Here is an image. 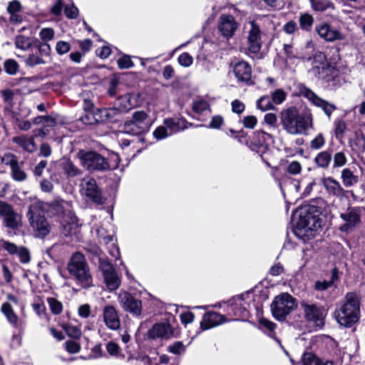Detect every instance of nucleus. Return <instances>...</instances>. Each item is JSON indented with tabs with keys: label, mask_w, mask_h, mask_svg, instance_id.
Listing matches in <instances>:
<instances>
[{
	"label": "nucleus",
	"mask_w": 365,
	"mask_h": 365,
	"mask_svg": "<svg viewBox=\"0 0 365 365\" xmlns=\"http://www.w3.org/2000/svg\"><path fill=\"white\" fill-rule=\"evenodd\" d=\"M61 166L64 174L69 178L80 176L82 174V170L69 159H63Z\"/></svg>",
	"instance_id": "obj_32"
},
{
	"label": "nucleus",
	"mask_w": 365,
	"mask_h": 365,
	"mask_svg": "<svg viewBox=\"0 0 365 365\" xmlns=\"http://www.w3.org/2000/svg\"><path fill=\"white\" fill-rule=\"evenodd\" d=\"M341 180L344 185L349 187L357 183L358 177L350 169L345 168L341 171Z\"/></svg>",
	"instance_id": "obj_38"
},
{
	"label": "nucleus",
	"mask_w": 365,
	"mask_h": 365,
	"mask_svg": "<svg viewBox=\"0 0 365 365\" xmlns=\"http://www.w3.org/2000/svg\"><path fill=\"white\" fill-rule=\"evenodd\" d=\"M245 128L253 129L257 123V119L255 115L245 116L242 120Z\"/></svg>",
	"instance_id": "obj_60"
},
{
	"label": "nucleus",
	"mask_w": 365,
	"mask_h": 365,
	"mask_svg": "<svg viewBox=\"0 0 365 365\" xmlns=\"http://www.w3.org/2000/svg\"><path fill=\"white\" fill-rule=\"evenodd\" d=\"M331 160V154L330 152L325 150L320 152L314 158V162L318 167L327 168L329 167Z\"/></svg>",
	"instance_id": "obj_36"
},
{
	"label": "nucleus",
	"mask_w": 365,
	"mask_h": 365,
	"mask_svg": "<svg viewBox=\"0 0 365 365\" xmlns=\"http://www.w3.org/2000/svg\"><path fill=\"white\" fill-rule=\"evenodd\" d=\"M233 72L237 81L242 83H248L252 78V68L246 61H241L233 67Z\"/></svg>",
	"instance_id": "obj_28"
},
{
	"label": "nucleus",
	"mask_w": 365,
	"mask_h": 365,
	"mask_svg": "<svg viewBox=\"0 0 365 365\" xmlns=\"http://www.w3.org/2000/svg\"><path fill=\"white\" fill-rule=\"evenodd\" d=\"M281 123L283 128L291 135L305 134L312 125L310 114H300L294 107L281 113Z\"/></svg>",
	"instance_id": "obj_2"
},
{
	"label": "nucleus",
	"mask_w": 365,
	"mask_h": 365,
	"mask_svg": "<svg viewBox=\"0 0 365 365\" xmlns=\"http://www.w3.org/2000/svg\"><path fill=\"white\" fill-rule=\"evenodd\" d=\"M13 141L28 152L31 153L36 149L34 138H29L25 135L16 136L13 138Z\"/></svg>",
	"instance_id": "obj_34"
},
{
	"label": "nucleus",
	"mask_w": 365,
	"mask_h": 365,
	"mask_svg": "<svg viewBox=\"0 0 365 365\" xmlns=\"http://www.w3.org/2000/svg\"><path fill=\"white\" fill-rule=\"evenodd\" d=\"M354 144L358 150L361 151V152L364 151V150H365V136L362 133L356 134Z\"/></svg>",
	"instance_id": "obj_64"
},
{
	"label": "nucleus",
	"mask_w": 365,
	"mask_h": 365,
	"mask_svg": "<svg viewBox=\"0 0 365 365\" xmlns=\"http://www.w3.org/2000/svg\"><path fill=\"white\" fill-rule=\"evenodd\" d=\"M259 328L269 336L274 338L275 336L276 324L265 318H261L259 321Z\"/></svg>",
	"instance_id": "obj_37"
},
{
	"label": "nucleus",
	"mask_w": 365,
	"mask_h": 365,
	"mask_svg": "<svg viewBox=\"0 0 365 365\" xmlns=\"http://www.w3.org/2000/svg\"><path fill=\"white\" fill-rule=\"evenodd\" d=\"M151 124V120L148 113L144 110H137L124 123L123 131L133 135H140L148 131Z\"/></svg>",
	"instance_id": "obj_7"
},
{
	"label": "nucleus",
	"mask_w": 365,
	"mask_h": 365,
	"mask_svg": "<svg viewBox=\"0 0 365 365\" xmlns=\"http://www.w3.org/2000/svg\"><path fill=\"white\" fill-rule=\"evenodd\" d=\"M143 102L140 93H126L119 97L115 103L120 113H126L133 108L139 106Z\"/></svg>",
	"instance_id": "obj_18"
},
{
	"label": "nucleus",
	"mask_w": 365,
	"mask_h": 365,
	"mask_svg": "<svg viewBox=\"0 0 365 365\" xmlns=\"http://www.w3.org/2000/svg\"><path fill=\"white\" fill-rule=\"evenodd\" d=\"M40 38L46 43V41H51L53 38L54 31L51 28H45L41 30L39 33Z\"/></svg>",
	"instance_id": "obj_59"
},
{
	"label": "nucleus",
	"mask_w": 365,
	"mask_h": 365,
	"mask_svg": "<svg viewBox=\"0 0 365 365\" xmlns=\"http://www.w3.org/2000/svg\"><path fill=\"white\" fill-rule=\"evenodd\" d=\"M71 49V45L68 42L59 41L56 43V50L59 55L67 53Z\"/></svg>",
	"instance_id": "obj_57"
},
{
	"label": "nucleus",
	"mask_w": 365,
	"mask_h": 365,
	"mask_svg": "<svg viewBox=\"0 0 365 365\" xmlns=\"http://www.w3.org/2000/svg\"><path fill=\"white\" fill-rule=\"evenodd\" d=\"M304 365H322V361L312 353H304L302 356Z\"/></svg>",
	"instance_id": "obj_47"
},
{
	"label": "nucleus",
	"mask_w": 365,
	"mask_h": 365,
	"mask_svg": "<svg viewBox=\"0 0 365 365\" xmlns=\"http://www.w3.org/2000/svg\"><path fill=\"white\" fill-rule=\"evenodd\" d=\"M44 60L35 54H31L26 60V64L29 66L33 67L39 64H44Z\"/></svg>",
	"instance_id": "obj_56"
},
{
	"label": "nucleus",
	"mask_w": 365,
	"mask_h": 365,
	"mask_svg": "<svg viewBox=\"0 0 365 365\" xmlns=\"http://www.w3.org/2000/svg\"><path fill=\"white\" fill-rule=\"evenodd\" d=\"M47 303L52 314L57 315L61 313L63 305L60 301L53 297H48Z\"/></svg>",
	"instance_id": "obj_44"
},
{
	"label": "nucleus",
	"mask_w": 365,
	"mask_h": 365,
	"mask_svg": "<svg viewBox=\"0 0 365 365\" xmlns=\"http://www.w3.org/2000/svg\"><path fill=\"white\" fill-rule=\"evenodd\" d=\"M81 121L85 125H94L98 122H102L100 116L99 109L96 110L85 112V114L81 118Z\"/></svg>",
	"instance_id": "obj_35"
},
{
	"label": "nucleus",
	"mask_w": 365,
	"mask_h": 365,
	"mask_svg": "<svg viewBox=\"0 0 365 365\" xmlns=\"http://www.w3.org/2000/svg\"><path fill=\"white\" fill-rule=\"evenodd\" d=\"M50 210L53 211L61 219L63 226L77 222V217L73 212L72 203L62 199H56L50 204Z\"/></svg>",
	"instance_id": "obj_10"
},
{
	"label": "nucleus",
	"mask_w": 365,
	"mask_h": 365,
	"mask_svg": "<svg viewBox=\"0 0 365 365\" xmlns=\"http://www.w3.org/2000/svg\"><path fill=\"white\" fill-rule=\"evenodd\" d=\"M298 91L301 96L306 98L314 106L320 108L329 118L331 117V113L336 108L334 104L321 98L303 84L298 86Z\"/></svg>",
	"instance_id": "obj_12"
},
{
	"label": "nucleus",
	"mask_w": 365,
	"mask_h": 365,
	"mask_svg": "<svg viewBox=\"0 0 365 365\" xmlns=\"http://www.w3.org/2000/svg\"><path fill=\"white\" fill-rule=\"evenodd\" d=\"M253 294L246 292L236 296L229 301L230 311L237 319H245L249 317L252 307Z\"/></svg>",
	"instance_id": "obj_9"
},
{
	"label": "nucleus",
	"mask_w": 365,
	"mask_h": 365,
	"mask_svg": "<svg viewBox=\"0 0 365 365\" xmlns=\"http://www.w3.org/2000/svg\"><path fill=\"white\" fill-rule=\"evenodd\" d=\"M362 209L359 207H349L346 212L340 214L344 223L340 227L342 232H348L359 224Z\"/></svg>",
	"instance_id": "obj_17"
},
{
	"label": "nucleus",
	"mask_w": 365,
	"mask_h": 365,
	"mask_svg": "<svg viewBox=\"0 0 365 365\" xmlns=\"http://www.w3.org/2000/svg\"><path fill=\"white\" fill-rule=\"evenodd\" d=\"M346 157L343 152H338L334 156V167L339 168L346 163Z\"/></svg>",
	"instance_id": "obj_55"
},
{
	"label": "nucleus",
	"mask_w": 365,
	"mask_h": 365,
	"mask_svg": "<svg viewBox=\"0 0 365 365\" xmlns=\"http://www.w3.org/2000/svg\"><path fill=\"white\" fill-rule=\"evenodd\" d=\"M103 322L111 330H118L120 327V320L118 312L113 306H106L103 309Z\"/></svg>",
	"instance_id": "obj_25"
},
{
	"label": "nucleus",
	"mask_w": 365,
	"mask_h": 365,
	"mask_svg": "<svg viewBox=\"0 0 365 365\" xmlns=\"http://www.w3.org/2000/svg\"><path fill=\"white\" fill-rule=\"evenodd\" d=\"M22 6L17 0L11 1L7 7V11L10 14L9 21L12 24H18L22 21V16L21 12Z\"/></svg>",
	"instance_id": "obj_31"
},
{
	"label": "nucleus",
	"mask_w": 365,
	"mask_h": 365,
	"mask_svg": "<svg viewBox=\"0 0 365 365\" xmlns=\"http://www.w3.org/2000/svg\"><path fill=\"white\" fill-rule=\"evenodd\" d=\"M273 142L272 135L262 131L257 130L254 133L251 140V147L253 150L257 149H266L268 145Z\"/></svg>",
	"instance_id": "obj_27"
},
{
	"label": "nucleus",
	"mask_w": 365,
	"mask_h": 365,
	"mask_svg": "<svg viewBox=\"0 0 365 365\" xmlns=\"http://www.w3.org/2000/svg\"><path fill=\"white\" fill-rule=\"evenodd\" d=\"M0 217L4 226L11 230H18L22 225V217L14 211L11 205L0 201Z\"/></svg>",
	"instance_id": "obj_14"
},
{
	"label": "nucleus",
	"mask_w": 365,
	"mask_h": 365,
	"mask_svg": "<svg viewBox=\"0 0 365 365\" xmlns=\"http://www.w3.org/2000/svg\"><path fill=\"white\" fill-rule=\"evenodd\" d=\"M148 335L150 339L160 338L167 340L175 336V330L169 322H163L155 324L148 331Z\"/></svg>",
	"instance_id": "obj_20"
},
{
	"label": "nucleus",
	"mask_w": 365,
	"mask_h": 365,
	"mask_svg": "<svg viewBox=\"0 0 365 365\" xmlns=\"http://www.w3.org/2000/svg\"><path fill=\"white\" fill-rule=\"evenodd\" d=\"M334 133L336 138H341L344 135V133L346 130V123L344 120L341 119H336L334 123Z\"/></svg>",
	"instance_id": "obj_45"
},
{
	"label": "nucleus",
	"mask_w": 365,
	"mask_h": 365,
	"mask_svg": "<svg viewBox=\"0 0 365 365\" xmlns=\"http://www.w3.org/2000/svg\"><path fill=\"white\" fill-rule=\"evenodd\" d=\"M118 66L121 69H127L133 66V63L129 56H123L118 60Z\"/></svg>",
	"instance_id": "obj_58"
},
{
	"label": "nucleus",
	"mask_w": 365,
	"mask_h": 365,
	"mask_svg": "<svg viewBox=\"0 0 365 365\" xmlns=\"http://www.w3.org/2000/svg\"><path fill=\"white\" fill-rule=\"evenodd\" d=\"M309 72L314 77L328 82L330 80V76L334 72V68L327 61L324 53L317 52L313 57L312 66Z\"/></svg>",
	"instance_id": "obj_11"
},
{
	"label": "nucleus",
	"mask_w": 365,
	"mask_h": 365,
	"mask_svg": "<svg viewBox=\"0 0 365 365\" xmlns=\"http://www.w3.org/2000/svg\"><path fill=\"white\" fill-rule=\"evenodd\" d=\"M343 357L339 351H336L335 354L327 359L325 362H322V365H342Z\"/></svg>",
	"instance_id": "obj_52"
},
{
	"label": "nucleus",
	"mask_w": 365,
	"mask_h": 365,
	"mask_svg": "<svg viewBox=\"0 0 365 365\" xmlns=\"http://www.w3.org/2000/svg\"><path fill=\"white\" fill-rule=\"evenodd\" d=\"M1 312L6 317L9 322L14 327H19V322L18 316L14 313L11 306L9 303H4L1 306Z\"/></svg>",
	"instance_id": "obj_33"
},
{
	"label": "nucleus",
	"mask_w": 365,
	"mask_h": 365,
	"mask_svg": "<svg viewBox=\"0 0 365 365\" xmlns=\"http://www.w3.org/2000/svg\"><path fill=\"white\" fill-rule=\"evenodd\" d=\"M316 31L326 41L333 42L343 41L346 38L345 34L339 29H334L327 23H322L316 26Z\"/></svg>",
	"instance_id": "obj_21"
},
{
	"label": "nucleus",
	"mask_w": 365,
	"mask_h": 365,
	"mask_svg": "<svg viewBox=\"0 0 365 365\" xmlns=\"http://www.w3.org/2000/svg\"><path fill=\"white\" fill-rule=\"evenodd\" d=\"M4 66L6 73L11 76L16 75L19 68L18 63L14 59L5 61Z\"/></svg>",
	"instance_id": "obj_46"
},
{
	"label": "nucleus",
	"mask_w": 365,
	"mask_h": 365,
	"mask_svg": "<svg viewBox=\"0 0 365 365\" xmlns=\"http://www.w3.org/2000/svg\"><path fill=\"white\" fill-rule=\"evenodd\" d=\"M299 23L302 30L309 31L314 24V18L311 14L307 13L301 14L299 17Z\"/></svg>",
	"instance_id": "obj_40"
},
{
	"label": "nucleus",
	"mask_w": 365,
	"mask_h": 365,
	"mask_svg": "<svg viewBox=\"0 0 365 365\" xmlns=\"http://www.w3.org/2000/svg\"><path fill=\"white\" fill-rule=\"evenodd\" d=\"M81 193L93 202L102 205L105 199L97 186L96 181L91 178H84L81 183Z\"/></svg>",
	"instance_id": "obj_16"
},
{
	"label": "nucleus",
	"mask_w": 365,
	"mask_h": 365,
	"mask_svg": "<svg viewBox=\"0 0 365 365\" xmlns=\"http://www.w3.org/2000/svg\"><path fill=\"white\" fill-rule=\"evenodd\" d=\"M238 24L232 15L222 14L218 21V29L222 35L227 38L232 37L237 29Z\"/></svg>",
	"instance_id": "obj_24"
},
{
	"label": "nucleus",
	"mask_w": 365,
	"mask_h": 365,
	"mask_svg": "<svg viewBox=\"0 0 365 365\" xmlns=\"http://www.w3.org/2000/svg\"><path fill=\"white\" fill-rule=\"evenodd\" d=\"M296 307L295 299L288 293L278 295L271 304V310L274 317L280 321L284 320L287 315Z\"/></svg>",
	"instance_id": "obj_8"
},
{
	"label": "nucleus",
	"mask_w": 365,
	"mask_h": 365,
	"mask_svg": "<svg viewBox=\"0 0 365 365\" xmlns=\"http://www.w3.org/2000/svg\"><path fill=\"white\" fill-rule=\"evenodd\" d=\"M76 156L81 166L89 171L113 170L117 168L119 163L118 155L115 154L110 156V162L95 151L80 150Z\"/></svg>",
	"instance_id": "obj_3"
},
{
	"label": "nucleus",
	"mask_w": 365,
	"mask_h": 365,
	"mask_svg": "<svg viewBox=\"0 0 365 365\" xmlns=\"http://www.w3.org/2000/svg\"><path fill=\"white\" fill-rule=\"evenodd\" d=\"M325 143V140L322 134H318L310 143V147L314 150L322 148Z\"/></svg>",
	"instance_id": "obj_54"
},
{
	"label": "nucleus",
	"mask_w": 365,
	"mask_h": 365,
	"mask_svg": "<svg viewBox=\"0 0 365 365\" xmlns=\"http://www.w3.org/2000/svg\"><path fill=\"white\" fill-rule=\"evenodd\" d=\"M164 125L169 130V134L173 135L187 128L188 123L184 118H166Z\"/></svg>",
	"instance_id": "obj_30"
},
{
	"label": "nucleus",
	"mask_w": 365,
	"mask_h": 365,
	"mask_svg": "<svg viewBox=\"0 0 365 365\" xmlns=\"http://www.w3.org/2000/svg\"><path fill=\"white\" fill-rule=\"evenodd\" d=\"M44 208V202L35 201L29 206L26 214L34 237L41 239L46 237L51 231V225L46 217L39 212Z\"/></svg>",
	"instance_id": "obj_4"
},
{
	"label": "nucleus",
	"mask_w": 365,
	"mask_h": 365,
	"mask_svg": "<svg viewBox=\"0 0 365 365\" xmlns=\"http://www.w3.org/2000/svg\"><path fill=\"white\" fill-rule=\"evenodd\" d=\"M286 98V93L282 89H277L272 93V99L276 104L282 103Z\"/></svg>",
	"instance_id": "obj_63"
},
{
	"label": "nucleus",
	"mask_w": 365,
	"mask_h": 365,
	"mask_svg": "<svg viewBox=\"0 0 365 365\" xmlns=\"http://www.w3.org/2000/svg\"><path fill=\"white\" fill-rule=\"evenodd\" d=\"M153 135L157 140H162L167 138L169 135H171V134H169V130L165 125H161L158 127L154 130Z\"/></svg>",
	"instance_id": "obj_53"
},
{
	"label": "nucleus",
	"mask_w": 365,
	"mask_h": 365,
	"mask_svg": "<svg viewBox=\"0 0 365 365\" xmlns=\"http://www.w3.org/2000/svg\"><path fill=\"white\" fill-rule=\"evenodd\" d=\"M312 8L317 11H324L328 9H333L334 4L329 0H309Z\"/></svg>",
	"instance_id": "obj_41"
},
{
	"label": "nucleus",
	"mask_w": 365,
	"mask_h": 365,
	"mask_svg": "<svg viewBox=\"0 0 365 365\" xmlns=\"http://www.w3.org/2000/svg\"><path fill=\"white\" fill-rule=\"evenodd\" d=\"M302 169L300 163L296 160L291 161L288 163L286 171L290 175H298L301 173Z\"/></svg>",
	"instance_id": "obj_50"
},
{
	"label": "nucleus",
	"mask_w": 365,
	"mask_h": 365,
	"mask_svg": "<svg viewBox=\"0 0 365 365\" xmlns=\"http://www.w3.org/2000/svg\"><path fill=\"white\" fill-rule=\"evenodd\" d=\"M99 268L102 272L104 283L108 289L112 292L118 289L121 284V279L113 264L106 259L100 258Z\"/></svg>",
	"instance_id": "obj_13"
},
{
	"label": "nucleus",
	"mask_w": 365,
	"mask_h": 365,
	"mask_svg": "<svg viewBox=\"0 0 365 365\" xmlns=\"http://www.w3.org/2000/svg\"><path fill=\"white\" fill-rule=\"evenodd\" d=\"M192 61V57L188 53H182L178 57V63L184 67L190 66Z\"/></svg>",
	"instance_id": "obj_62"
},
{
	"label": "nucleus",
	"mask_w": 365,
	"mask_h": 365,
	"mask_svg": "<svg viewBox=\"0 0 365 365\" xmlns=\"http://www.w3.org/2000/svg\"><path fill=\"white\" fill-rule=\"evenodd\" d=\"M301 307L303 309L305 318L315 324L318 327H322L324 324V310L322 307L315 304H308L306 302H301Z\"/></svg>",
	"instance_id": "obj_19"
},
{
	"label": "nucleus",
	"mask_w": 365,
	"mask_h": 365,
	"mask_svg": "<svg viewBox=\"0 0 365 365\" xmlns=\"http://www.w3.org/2000/svg\"><path fill=\"white\" fill-rule=\"evenodd\" d=\"M15 44L16 48L25 51L31 47V41L29 38L21 35L16 38Z\"/></svg>",
	"instance_id": "obj_48"
},
{
	"label": "nucleus",
	"mask_w": 365,
	"mask_h": 365,
	"mask_svg": "<svg viewBox=\"0 0 365 365\" xmlns=\"http://www.w3.org/2000/svg\"><path fill=\"white\" fill-rule=\"evenodd\" d=\"M262 33L254 21L250 23L247 34L248 50L252 53H257L262 47Z\"/></svg>",
	"instance_id": "obj_22"
},
{
	"label": "nucleus",
	"mask_w": 365,
	"mask_h": 365,
	"mask_svg": "<svg viewBox=\"0 0 365 365\" xmlns=\"http://www.w3.org/2000/svg\"><path fill=\"white\" fill-rule=\"evenodd\" d=\"M337 277L335 274V272H334L332 273V276H331V278L330 280L329 281H327V280H324V281H317L314 284V289L317 291H324V290H327V289H329V287H331L334 281L336 279Z\"/></svg>",
	"instance_id": "obj_43"
},
{
	"label": "nucleus",
	"mask_w": 365,
	"mask_h": 365,
	"mask_svg": "<svg viewBox=\"0 0 365 365\" xmlns=\"http://www.w3.org/2000/svg\"><path fill=\"white\" fill-rule=\"evenodd\" d=\"M1 247L11 255H16L23 264H28L31 261L29 250L24 246H17L13 242L2 240Z\"/></svg>",
	"instance_id": "obj_23"
},
{
	"label": "nucleus",
	"mask_w": 365,
	"mask_h": 365,
	"mask_svg": "<svg viewBox=\"0 0 365 365\" xmlns=\"http://www.w3.org/2000/svg\"><path fill=\"white\" fill-rule=\"evenodd\" d=\"M257 107L263 110H267L272 108V106L268 96H262L257 101Z\"/></svg>",
	"instance_id": "obj_51"
},
{
	"label": "nucleus",
	"mask_w": 365,
	"mask_h": 365,
	"mask_svg": "<svg viewBox=\"0 0 365 365\" xmlns=\"http://www.w3.org/2000/svg\"><path fill=\"white\" fill-rule=\"evenodd\" d=\"M61 327L69 337L73 339H78L81 337L82 333L81 329L78 326L73 325L71 324H63Z\"/></svg>",
	"instance_id": "obj_42"
},
{
	"label": "nucleus",
	"mask_w": 365,
	"mask_h": 365,
	"mask_svg": "<svg viewBox=\"0 0 365 365\" xmlns=\"http://www.w3.org/2000/svg\"><path fill=\"white\" fill-rule=\"evenodd\" d=\"M321 227L319 218L307 211H302L294 229L295 235L303 241L313 238Z\"/></svg>",
	"instance_id": "obj_5"
},
{
	"label": "nucleus",
	"mask_w": 365,
	"mask_h": 365,
	"mask_svg": "<svg viewBox=\"0 0 365 365\" xmlns=\"http://www.w3.org/2000/svg\"><path fill=\"white\" fill-rule=\"evenodd\" d=\"M360 297L355 292L347 293L344 301L335 310L337 322L344 327H351L359 319Z\"/></svg>",
	"instance_id": "obj_1"
},
{
	"label": "nucleus",
	"mask_w": 365,
	"mask_h": 365,
	"mask_svg": "<svg viewBox=\"0 0 365 365\" xmlns=\"http://www.w3.org/2000/svg\"><path fill=\"white\" fill-rule=\"evenodd\" d=\"M226 322L225 316L215 312H209L205 314L200 326L202 329H209L217 327Z\"/></svg>",
	"instance_id": "obj_29"
},
{
	"label": "nucleus",
	"mask_w": 365,
	"mask_h": 365,
	"mask_svg": "<svg viewBox=\"0 0 365 365\" xmlns=\"http://www.w3.org/2000/svg\"><path fill=\"white\" fill-rule=\"evenodd\" d=\"M11 169V175L14 180L23 181L26 178V174L21 169L19 163L14 165Z\"/></svg>",
	"instance_id": "obj_49"
},
{
	"label": "nucleus",
	"mask_w": 365,
	"mask_h": 365,
	"mask_svg": "<svg viewBox=\"0 0 365 365\" xmlns=\"http://www.w3.org/2000/svg\"><path fill=\"white\" fill-rule=\"evenodd\" d=\"M99 111L102 122L112 121L115 120L116 116L120 113L115 106L113 108L99 109Z\"/></svg>",
	"instance_id": "obj_39"
},
{
	"label": "nucleus",
	"mask_w": 365,
	"mask_h": 365,
	"mask_svg": "<svg viewBox=\"0 0 365 365\" xmlns=\"http://www.w3.org/2000/svg\"><path fill=\"white\" fill-rule=\"evenodd\" d=\"M322 185L329 195L334 196L338 198H343L346 196L347 191L341 187L337 180L331 177L324 178Z\"/></svg>",
	"instance_id": "obj_26"
},
{
	"label": "nucleus",
	"mask_w": 365,
	"mask_h": 365,
	"mask_svg": "<svg viewBox=\"0 0 365 365\" xmlns=\"http://www.w3.org/2000/svg\"><path fill=\"white\" fill-rule=\"evenodd\" d=\"M1 96L2 97L4 103L9 106L13 105L14 93L10 89H5L1 91Z\"/></svg>",
	"instance_id": "obj_61"
},
{
	"label": "nucleus",
	"mask_w": 365,
	"mask_h": 365,
	"mask_svg": "<svg viewBox=\"0 0 365 365\" xmlns=\"http://www.w3.org/2000/svg\"><path fill=\"white\" fill-rule=\"evenodd\" d=\"M68 271L83 287H88L92 284V276L86 259L80 252L74 253L68 264Z\"/></svg>",
	"instance_id": "obj_6"
},
{
	"label": "nucleus",
	"mask_w": 365,
	"mask_h": 365,
	"mask_svg": "<svg viewBox=\"0 0 365 365\" xmlns=\"http://www.w3.org/2000/svg\"><path fill=\"white\" fill-rule=\"evenodd\" d=\"M118 300L124 311L135 317H140L141 315L142 302L130 293L125 291H120L118 294Z\"/></svg>",
	"instance_id": "obj_15"
}]
</instances>
